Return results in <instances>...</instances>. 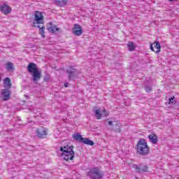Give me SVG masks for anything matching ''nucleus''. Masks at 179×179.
Instances as JSON below:
<instances>
[{
	"instance_id": "4be33fe9",
	"label": "nucleus",
	"mask_w": 179,
	"mask_h": 179,
	"mask_svg": "<svg viewBox=\"0 0 179 179\" xmlns=\"http://www.w3.org/2000/svg\"><path fill=\"white\" fill-rule=\"evenodd\" d=\"M38 27L39 29V31H40L41 37H43V38H44V37H45V27H41L40 28V26H38Z\"/></svg>"
},
{
	"instance_id": "2eb2a0df",
	"label": "nucleus",
	"mask_w": 179,
	"mask_h": 179,
	"mask_svg": "<svg viewBox=\"0 0 179 179\" xmlns=\"http://www.w3.org/2000/svg\"><path fill=\"white\" fill-rule=\"evenodd\" d=\"M33 82H38L41 79V71L39 70L31 73Z\"/></svg>"
},
{
	"instance_id": "39448f33",
	"label": "nucleus",
	"mask_w": 179,
	"mask_h": 179,
	"mask_svg": "<svg viewBox=\"0 0 179 179\" xmlns=\"http://www.w3.org/2000/svg\"><path fill=\"white\" fill-rule=\"evenodd\" d=\"M132 168L134 169L135 173H138V174H141V173H146L148 170H149V166L145 164H139L132 165Z\"/></svg>"
},
{
	"instance_id": "f3484780",
	"label": "nucleus",
	"mask_w": 179,
	"mask_h": 179,
	"mask_svg": "<svg viewBox=\"0 0 179 179\" xmlns=\"http://www.w3.org/2000/svg\"><path fill=\"white\" fill-rule=\"evenodd\" d=\"M148 139L151 143L153 145L157 144L158 139H157V136H156L155 134H151L148 136Z\"/></svg>"
},
{
	"instance_id": "a211bd4d",
	"label": "nucleus",
	"mask_w": 179,
	"mask_h": 179,
	"mask_svg": "<svg viewBox=\"0 0 179 179\" xmlns=\"http://www.w3.org/2000/svg\"><path fill=\"white\" fill-rule=\"evenodd\" d=\"M54 3L57 6H65L66 5L68 1L67 0H53Z\"/></svg>"
},
{
	"instance_id": "412c9836",
	"label": "nucleus",
	"mask_w": 179,
	"mask_h": 179,
	"mask_svg": "<svg viewBox=\"0 0 179 179\" xmlns=\"http://www.w3.org/2000/svg\"><path fill=\"white\" fill-rule=\"evenodd\" d=\"M101 110L100 108L98 109H95L94 110V113H95V116L96 117L97 120H100L101 118Z\"/></svg>"
},
{
	"instance_id": "423d86ee",
	"label": "nucleus",
	"mask_w": 179,
	"mask_h": 179,
	"mask_svg": "<svg viewBox=\"0 0 179 179\" xmlns=\"http://www.w3.org/2000/svg\"><path fill=\"white\" fill-rule=\"evenodd\" d=\"M36 135L37 138H39V139H44L47 135H48V133L47 132V129L44 127H39L36 129Z\"/></svg>"
},
{
	"instance_id": "7ed1b4c3",
	"label": "nucleus",
	"mask_w": 179,
	"mask_h": 179,
	"mask_svg": "<svg viewBox=\"0 0 179 179\" xmlns=\"http://www.w3.org/2000/svg\"><path fill=\"white\" fill-rule=\"evenodd\" d=\"M87 177L90 179H101L103 178L104 173L97 166L90 169L87 173Z\"/></svg>"
},
{
	"instance_id": "20e7f679",
	"label": "nucleus",
	"mask_w": 179,
	"mask_h": 179,
	"mask_svg": "<svg viewBox=\"0 0 179 179\" xmlns=\"http://www.w3.org/2000/svg\"><path fill=\"white\" fill-rule=\"evenodd\" d=\"M73 138L77 141L78 142H83V143H85V145H89L90 146H93V145H94V141L87 138H83L80 135V133H77L76 134H73Z\"/></svg>"
},
{
	"instance_id": "5701e85b",
	"label": "nucleus",
	"mask_w": 179,
	"mask_h": 179,
	"mask_svg": "<svg viewBox=\"0 0 179 179\" xmlns=\"http://www.w3.org/2000/svg\"><path fill=\"white\" fill-rule=\"evenodd\" d=\"M127 47L129 48V51H134L135 50V46L134 45L133 42H129L127 44Z\"/></svg>"
},
{
	"instance_id": "cd10ccee",
	"label": "nucleus",
	"mask_w": 179,
	"mask_h": 179,
	"mask_svg": "<svg viewBox=\"0 0 179 179\" xmlns=\"http://www.w3.org/2000/svg\"><path fill=\"white\" fill-rule=\"evenodd\" d=\"M68 85H69V83H64V87H68Z\"/></svg>"
},
{
	"instance_id": "0eeeda50",
	"label": "nucleus",
	"mask_w": 179,
	"mask_h": 179,
	"mask_svg": "<svg viewBox=\"0 0 179 179\" xmlns=\"http://www.w3.org/2000/svg\"><path fill=\"white\" fill-rule=\"evenodd\" d=\"M108 124V125H110V127H113V129L115 132H117V133L121 132V122H120V121L118 120L114 121V122L109 121Z\"/></svg>"
},
{
	"instance_id": "6ab92c4d",
	"label": "nucleus",
	"mask_w": 179,
	"mask_h": 179,
	"mask_svg": "<svg viewBox=\"0 0 179 179\" xmlns=\"http://www.w3.org/2000/svg\"><path fill=\"white\" fill-rule=\"evenodd\" d=\"M5 69L8 72H13V71H15V66L13 63L8 62L6 64Z\"/></svg>"
},
{
	"instance_id": "aec40b11",
	"label": "nucleus",
	"mask_w": 179,
	"mask_h": 179,
	"mask_svg": "<svg viewBox=\"0 0 179 179\" xmlns=\"http://www.w3.org/2000/svg\"><path fill=\"white\" fill-rule=\"evenodd\" d=\"M4 87H6V89H10V87H12V83H10V78H4Z\"/></svg>"
},
{
	"instance_id": "c85d7f7f",
	"label": "nucleus",
	"mask_w": 179,
	"mask_h": 179,
	"mask_svg": "<svg viewBox=\"0 0 179 179\" xmlns=\"http://www.w3.org/2000/svg\"><path fill=\"white\" fill-rule=\"evenodd\" d=\"M170 2H173V1H174V0H169Z\"/></svg>"
},
{
	"instance_id": "c756f323",
	"label": "nucleus",
	"mask_w": 179,
	"mask_h": 179,
	"mask_svg": "<svg viewBox=\"0 0 179 179\" xmlns=\"http://www.w3.org/2000/svg\"><path fill=\"white\" fill-rule=\"evenodd\" d=\"M0 82H1V77H0Z\"/></svg>"
},
{
	"instance_id": "a878e982",
	"label": "nucleus",
	"mask_w": 179,
	"mask_h": 179,
	"mask_svg": "<svg viewBox=\"0 0 179 179\" xmlns=\"http://www.w3.org/2000/svg\"><path fill=\"white\" fill-rule=\"evenodd\" d=\"M174 99H175L174 96L171 97V98L169 99V104H173L174 103Z\"/></svg>"
},
{
	"instance_id": "f03ea898",
	"label": "nucleus",
	"mask_w": 179,
	"mask_h": 179,
	"mask_svg": "<svg viewBox=\"0 0 179 179\" xmlns=\"http://www.w3.org/2000/svg\"><path fill=\"white\" fill-rule=\"evenodd\" d=\"M137 152L141 156H146L149 155V146L148 145V142L146 140L142 138L138 140L137 143Z\"/></svg>"
},
{
	"instance_id": "f8f14e48",
	"label": "nucleus",
	"mask_w": 179,
	"mask_h": 179,
	"mask_svg": "<svg viewBox=\"0 0 179 179\" xmlns=\"http://www.w3.org/2000/svg\"><path fill=\"white\" fill-rule=\"evenodd\" d=\"M0 12H2L4 15H8L12 12V8L9 6L4 3L0 7Z\"/></svg>"
},
{
	"instance_id": "9d476101",
	"label": "nucleus",
	"mask_w": 179,
	"mask_h": 179,
	"mask_svg": "<svg viewBox=\"0 0 179 179\" xmlns=\"http://www.w3.org/2000/svg\"><path fill=\"white\" fill-rule=\"evenodd\" d=\"M160 48H162V46H160V43L159 42H155L150 45V50L154 51L155 54L160 52Z\"/></svg>"
},
{
	"instance_id": "393cba45",
	"label": "nucleus",
	"mask_w": 179,
	"mask_h": 179,
	"mask_svg": "<svg viewBox=\"0 0 179 179\" xmlns=\"http://www.w3.org/2000/svg\"><path fill=\"white\" fill-rule=\"evenodd\" d=\"M43 80L45 82H49L50 81V76L48 74H45V76L43 78Z\"/></svg>"
},
{
	"instance_id": "6e6552de",
	"label": "nucleus",
	"mask_w": 179,
	"mask_h": 179,
	"mask_svg": "<svg viewBox=\"0 0 179 179\" xmlns=\"http://www.w3.org/2000/svg\"><path fill=\"white\" fill-rule=\"evenodd\" d=\"M35 21L38 24H43L44 23V18L43 17V13L40 11H36L35 14Z\"/></svg>"
},
{
	"instance_id": "bb28decb",
	"label": "nucleus",
	"mask_w": 179,
	"mask_h": 179,
	"mask_svg": "<svg viewBox=\"0 0 179 179\" xmlns=\"http://www.w3.org/2000/svg\"><path fill=\"white\" fill-rule=\"evenodd\" d=\"M103 117H107V115H108V114L107 113V110H106V109L102 110V114H101Z\"/></svg>"
},
{
	"instance_id": "f257e3e1",
	"label": "nucleus",
	"mask_w": 179,
	"mask_h": 179,
	"mask_svg": "<svg viewBox=\"0 0 179 179\" xmlns=\"http://www.w3.org/2000/svg\"><path fill=\"white\" fill-rule=\"evenodd\" d=\"M60 152H62L61 154L62 157L66 162L69 160H73L75 157V152L73 151V145H65L60 147Z\"/></svg>"
},
{
	"instance_id": "9b49d317",
	"label": "nucleus",
	"mask_w": 179,
	"mask_h": 179,
	"mask_svg": "<svg viewBox=\"0 0 179 179\" xmlns=\"http://www.w3.org/2000/svg\"><path fill=\"white\" fill-rule=\"evenodd\" d=\"M66 73H68L69 80H73V79H75L76 69H73L72 66H70V68L66 70Z\"/></svg>"
},
{
	"instance_id": "4468645a",
	"label": "nucleus",
	"mask_w": 179,
	"mask_h": 179,
	"mask_svg": "<svg viewBox=\"0 0 179 179\" xmlns=\"http://www.w3.org/2000/svg\"><path fill=\"white\" fill-rule=\"evenodd\" d=\"M73 33L75 36H80L83 33V29H82V27L79 24H75L73 28Z\"/></svg>"
},
{
	"instance_id": "dca6fc26",
	"label": "nucleus",
	"mask_w": 179,
	"mask_h": 179,
	"mask_svg": "<svg viewBox=\"0 0 179 179\" xmlns=\"http://www.w3.org/2000/svg\"><path fill=\"white\" fill-rule=\"evenodd\" d=\"M50 27H48V31L49 33L54 34L55 31H60L61 29L57 27V25L52 24V22L49 23Z\"/></svg>"
},
{
	"instance_id": "b1692460",
	"label": "nucleus",
	"mask_w": 179,
	"mask_h": 179,
	"mask_svg": "<svg viewBox=\"0 0 179 179\" xmlns=\"http://www.w3.org/2000/svg\"><path fill=\"white\" fill-rule=\"evenodd\" d=\"M145 90L147 93H150V92L152 90V87L150 86H146Z\"/></svg>"
},
{
	"instance_id": "ddd939ff",
	"label": "nucleus",
	"mask_w": 179,
	"mask_h": 179,
	"mask_svg": "<svg viewBox=\"0 0 179 179\" xmlns=\"http://www.w3.org/2000/svg\"><path fill=\"white\" fill-rule=\"evenodd\" d=\"M29 73H33L38 71V66L34 63H29L27 67Z\"/></svg>"
},
{
	"instance_id": "1a4fd4ad",
	"label": "nucleus",
	"mask_w": 179,
	"mask_h": 179,
	"mask_svg": "<svg viewBox=\"0 0 179 179\" xmlns=\"http://www.w3.org/2000/svg\"><path fill=\"white\" fill-rule=\"evenodd\" d=\"M1 94L3 97V100L4 101H8V100H9V99H10V91L9 90H8V88L4 89V90H1Z\"/></svg>"
}]
</instances>
